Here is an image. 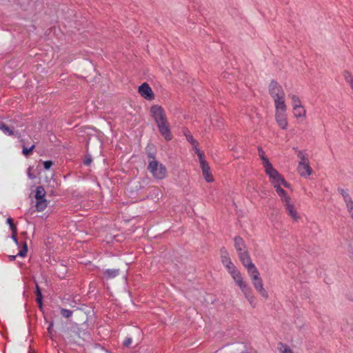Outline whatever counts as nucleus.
Segmentation results:
<instances>
[{
	"instance_id": "obj_1",
	"label": "nucleus",
	"mask_w": 353,
	"mask_h": 353,
	"mask_svg": "<svg viewBox=\"0 0 353 353\" xmlns=\"http://www.w3.org/2000/svg\"><path fill=\"white\" fill-rule=\"evenodd\" d=\"M265 174L268 176L270 182L274 186L279 196H283L286 192L281 187L289 188L290 185L279 174V172L272 165L264 169Z\"/></svg>"
},
{
	"instance_id": "obj_2",
	"label": "nucleus",
	"mask_w": 353,
	"mask_h": 353,
	"mask_svg": "<svg viewBox=\"0 0 353 353\" xmlns=\"http://www.w3.org/2000/svg\"><path fill=\"white\" fill-rule=\"evenodd\" d=\"M150 159L148 161V170L152 176L159 180L165 179L168 176V171L164 165L159 162L154 157L149 155Z\"/></svg>"
},
{
	"instance_id": "obj_3",
	"label": "nucleus",
	"mask_w": 353,
	"mask_h": 353,
	"mask_svg": "<svg viewBox=\"0 0 353 353\" xmlns=\"http://www.w3.org/2000/svg\"><path fill=\"white\" fill-rule=\"evenodd\" d=\"M252 283L256 291L260 296L265 299H268L269 294L268 291L264 288V284L262 278L260 276V273L257 268H254L248 272Z\"/></svg>"
},
{
	"instance_id": "obj_4",
	"label": "nucleus",
	"mask_w": 353,
	"mask_h": 353,
	"mask_svg": "<svg viewBox=\"0 0 353 353\" xmlns=\"http://www.w3.org/2000/svg\"><path fill=\"white\" fill-rule=\"evenodd\" d=\"M287 214L290 216L294 222H298L301 219V216L297 211L294 202L291 197L285 193L283 196H279Z\"/></svg>"
},
{
	"instance_id": "obj_5",
	"label": "nucleus",
	"mask_w": 353,
	"mask_h": 353,
	"mask_svg": "<svg viewBox=\"0 0 353 353\" xmlns=\"http://www.w3.org/2000/svg\"><path fill=\"white\" fill-rule=\"evenodd\" d=\"M297 157L299 159L297 171L303 177H307L312 173V169L310 165L308 155L305 152L299 151Z\"/></svg>"
},
{
	"instance_id": "obj_6",
	"label": "nucleus",
	"mask_w": 353,
	"mask_h": 353,
	"mask_svg": "<svg viewBox=\"0 0 353 353\" xmlns=\"http://www.w3.org/2000/svg\"><path fill=\"white\" fill-rule=\"evenodd\" d=\"M244 295L245 299L249 302L252 307L256 306V297L254 295L252 288L249 286L247 281H243L237 285Z\"/></svg>"
},
{
	"instance_id": "obj_7",
	"label": "nucleus",
	"mask_w": 353,
	"mask_h": 353,
	"mask_svg": "<svg viewBox=\"0 0 353 353\" xmlns=\"http://www.w3.org/2000/svg\"><path fill=\"white\" fill-rule=\"evenodd\" d=\"M224 267L227 269L236 285L245 281L242 274L234 265L232 261H230V263L224 265Z\"/></svg>"
},
{
	"instance_id": "obj_8",
	"label": "nucleus",
	"mask_w": 353,
	"mask_h": 353,
	"mask_svg": "<svg viewBox=\"0 0 353 353\" xmlns=\"http://www.w3.org/2000/svg\"><path fill=\"white\" fill-rule=\"evenodd\" d=\"M224 267L227 269L236 285L245 281L242 274L234 265L232 261H230V263L224 265Z\"/></svg>"
},
{
	"instance_id": "obj_9",
	"label": "nucleus",
	"mask_w": 353,
	"mask_h": 353,
	"mask_svg": "<svg viewBox=\"0 0 353 353\" xmlns=\"http://www.w3.org/2000/svg\"><path fill=\"white\" fill-rule=\"evenodd\" d=\"M269 93L272 98L274 99H279L281 97H285V92L281 87L276 81H271L269 85Z\"/></svg>"
},
{
	"instance_id": "obj_10",
	"label": "nucleus",
	"mask_w": 353,
	"mask_h": 353,
	"mask_svg": "<svg viewBox=\"0 0 353 353\" xmlns=\"http://www.w3.org/2000/svg\"><path fill=\"white\" fill-rule=\"evenodd\" d=\"M150 110L152 115L157 125L167 121L165 111L161 106L157 105H153L151 107Z\"/></svg>"
},
{
	"instance_id": "obj_11",
	"label": "nucleus",
	"mask_w": 353,
	"mask_h": 353,
	"mask_svg": "<svg viewBox=\"0 0 353 353\" xmlns=\"http://www.w3.org/2000/svg\"><path fill=\"white\" fill-rule=\"evenodd\" d=\"M240 261L244 267L247 269V271L249 272L254 268H256L255 265L252 262L250 256L248 252V250L240 252L238 253Z\"/></svg>"
},
{
	"instance_id": "obj_12",
	"label": "nucleus",
	"mask_w": 353,
	"mask_h": 353,
	"mask_svg": "<svg viewBox=\"0 0 353 353\" xmlns=\"http://www.w3.org/2000/svg\"><path fill=\"white\" fill-rule=\"evenodd\" d=\"M138 92L139 94L146 100L152 101L154 99V94L147 83H142L139 87Z\"/></svg>"
},
{
	"instance_id": "obj_13",
	"label": "nucleus",
	"mask_w": 353,
	"mask_h": 353,
	"mask_svg": "<svg viewBox=\"0 0 353 353\" xmlns=\"http://www.w3.org/2000/svg\"><path fill=\"white\" fill-rule=\"evenodd\" d=\"M200 168L202 171V174L205 180L208 183H211L214 181V177L212 174V172L210 171V168L209 166V164L205 161V159H203L201 161H199Z\"/></svg>"
},
{
	"instance_id": "obj_14",
	"label": "nucleus",
	"mask_w": 353,
	"mask_h": 353,
	"mask_svg": "<svg viewBox=\"0 0 353 353\" xmlns=\"http://www.w3.org/2000/svg\"><path fill=\"white\" fill-rule=\"evenodd\" d=\"M275 120L282 130L287 129L288 122L286 112H275Z\"/></svg>"
},
{
	"instance_id": "obj_15",
	"label": "nucleus",
	"mask_w": 353,
	"mask_h": 353,
	"mask_svg": "<svg viewBox=\"0 0 353 353\" xmlns=\"http://www.w3.org/2000/svg\"><path fill=\"white\" fill-rule=\"evenodd\" d=\"M159 132L167 141L172 139V136L169 128L168 121L157 125Z\"/></svg>"
},
{
	"instance_id": "obj_16",
	"label": "nucleus",
	"mask_w": 353,
	"mask_h": 353,
	"mask_svg": "<svg viewBox=\"0 0 353 353\" xmlns=\"http://www.w3.org/2000/svg\"><path fill=\"white\" fill-rule=\"evenodd\" d=\"M275 112H286L285 97L274 99Z\"/></svg>"
},
{
	"instance_id": "obj_17",
	"label": "nucleus",
	"mask_w": 353,
	"mask_h": 353,
	"mask_svg": "<svg viewBox=\"0 0 353 353\" xmlns=\"http://www.w3.org/2000/svg\"><path fill=\"white\" fill-rule=\"evenodd\" d=\"M234 247L238 253L247 250L245 242L242 238L236 236L234 239Z\"/></svg>"
},
{
	"instance_id": "obj_18",
	"label": "nucleus",
	"mask_w": 353,
	"mask_h": 353,
	"mask_svg": "<svg viewBox=\"0 0 353 353\" xmlns=\"http://www.w3.org/2000/svg\"><path fill=\"white\" fill-rule=\"evenodd\" d=\"M293 115L295 118H305L306 115V110L303 105L299 107L292 108Z\"/></svg>"
},
{
	"instance_id": "obj_19",
	"label": "nucleus",
	"mask_w": 353,
	"mask_h": 353,
	"mask_svg": "<svg viewBox=\"0 0 353 353\" xmlns=\"http://www.w3.org/2000/svg\"><path fill=\"white\" fill-rule=\"evenodd\" d=\"M258 154L262 161V165H263L264 169L272 165V163L270 162L269 159L266 157L265 152L262 148L258 149Z\"/></svg>"
},
{
	"instance_id": "obj_20",
	"label": "nucleus",
	"mask_w": 353,
	"mask_h": 353,
	"mask_svg": "<svg viewBox=\"0 0 353 353\" xmlns=\"http://www.w3.org/2000/svg\"><path fill=\"white\" fill-rule=\"evenodd\" d=\"M221 260L222 264L224 265L227 263H230L231 259L229 256L228 250L225 248H222L220 250Z\"/></svg>"
},
{
	"instance_id": "obj_21",
	"label": "nucleus",
	"mask_w": 353,
	"mask_h": 353,
	"mask_svg": "<svg viewBox=\"0 0 353 353\" xmlns=\"http://www.w3.org/2000/svg\"><path fill=\"white\" fill-rule=\"evenodd\" d=\"M119 274V269H108L103 272L104 278L106 279H110L116 277Z\"/></svg>"
},
{
	"instance_id": "obj_22",
	"label": "nucleus",
	"mask_w": 353,
	"mask_h": 353,
	"mask_svg": "<svg viewBox=\"0 0 353 353\" xmlns=\"http://www.w3.org/2000/svg\"><path fill=\"white\" fill-rule=\"evenodd\" d=\"M36 209L38 212L43 211L48 206V202L46 199H36Z\"/></svg>"
},
{
	"instance_id": "obj_23",
	"label": "nucleus",
	"mask_w": 353,
	"mask_h": 353,
	"mask_svg": "<svg viewBox=\"0 0 353 353\" xmlns=\"http://www.w3.org/2000/svg\"><path fill=\"white\" fill-rule=\"evenodd\" d=\"M289 98L291 100L292 108L303 105L300 98L296 94H290Z\"/></svg>"
},
{
	"instance_id": "obj_24",
	"label": "nucleus",
	"mask_w": 353,
	"mask_h": 353,
	"mask_svg": "<svg viewBox=\"0 0 353 353\" xmlns=\"http://www.w3.org/2000/svg\"><path fill=\"white\" fill-rule=\"evenodd\" d=\"M339 192L342 195V196H343V198L344 199V201H345V203L346 204V206L350 205V203H353V201H352L351 196H350V194H348L347 190H345L343 189H341L339 190Z\"/></svg>"
},
{
	"instance_id": "obj_25",
	"label": "nucleus",
	"mask_w": 353,
	"mask_h": 353,
	"mask_svg": "<svg viewBox=\"0 0 353 353\" xmlns=\"http://www.w3.org/2000/svg\"><path fill=\"white\" fill-rule=\"evenodd\" d=\"M45 195H46V190H45L44 188L42 186H38L36 188V191H35V199H45L44 198Z\"/></svg>"
},
{
	"instance_id": "obj_26",
	"label": "nucleus",
	"mask_w": 353,
	"mask_h": 353,
	"mask_svg": "<svg viewBox=\"0 0 353 353\" xmlns=\"http://www.w3.org/2000/svg\"><path fill=\"white\" fill-rule=\"evenodd\" d=\"M192 146H193V150H194V152L197 154L199 161H201L205 159V154H204L203 152L201 151L198 148V143H195L194 145H192Z\"/></svg>"
},
{
	"instance_id": "obj_27",
	"label": "nucleus",
	"mask_w": 353,
	"mask_h": 353,
	"mask_svg": "<svg viewBox=\"0 0 353 353\" xmlns=\"http://www.w3.org/2000/svg\"><path fill=\"white\" fill-rule=\"evenodd\" d=\"M36 296H37L36 301L39 304V307L41 308L42 307L43 296H42L41 290H40L39 287L38 286V285H36Z\"/></svg>"
},
{
	"instance_id": "obj_28",
	"label": "nucleus",
	"mask_w": 353,
	"mask_h": 353,
	"mask_svg": "<svg viewBox=\"0 0 353 353\" xmlns=\"http://www.w3.org/2000/svg\"><path fill=\"white\" fill-rule=\"evenodd\" d=\"M278 349L280 353H294L289 346L282 343L279 344Z\"/></svg>"
},
{
	"instance_id": "obj_29",
	"label": "nucleus",
	"mask_w": 353,
	"mask_h": 353,
	"mask_svg": "<svg viewBox=\"0 0 353 353\" xmlns=\"http://www.w3.org/2000/svg\"><path fill=\"white\" fill-rule=\"evenodd\" d=\"M0 130L8 135H12L14 134L13 131L2 122H0Z\"/></svg>"
},
{
	"instance_id": "obj_30",
	"label": "nucleus",
	"mask_w": 353,
	"mask_h": 353,
	"mask_svg": "<svg viewBox=\"0 0 353 353\" xmlns=\"http://www.w3.org/2000/svg\"><path fill=\"white\" fill-rule=\"evenodd\" d=\"M27 252H28V245H27V243L26 242H24L21 250H19L17 255L19 256L23 257L26 255Z\"/></svg>"
},
{
	"instance_id": "obj_31",
	"label": "nucleus",
	"mask_w": 353,
	"mask_h": 353,
	"mask_svg": "<svg viewBox=\"0 0 353 353\" xmlns=\"http://www.w3.org/2000/svg\"><path fill=\"white\" fill-rule=\"evenodd\" d=\"M61 313L65 318H69L72 314V312L71 310H67V309H63V308L61 309Z\"/></svg>"
},
{
	"instance_id": "obj_32",
	"label": "nucleus",
	"mask_w": 353,
	"mask_h": 353,
	"mask_svg": "<svg viewBox=\"0 0 353 353\" xmlns=\"http://www.w3.org/2000/svg\"><path fill=\"white\" fill-rule=\"evenodd\" d=\"M35 148V145H32L30 148H23V154L25 155V156H28L31 152L32 151L34 150V148Z\"/></svg>"
},
{
	"instance_id": "obj_33",
	"label": "nucleus",
	"mask_w": 353,
	"mask_h": 353,
	"mask_svg": "<svg viewBox=\"0 0 353 353\" xmlns=\"http://www.w3.org/2000/svg\"><path fill=\"white\" fill-rule=\"evenodd\" d=\"M350 216L353 220V203L346 206Z\"/></svg>"
},
{
	"instance_id": "obj_34",
	"label": "nucleus",
	"mask_w": 353,
	"mask_h": 353,
	"mask_svg": "<svg viewBox=\"0 0 353 353\" xmlns=\"http://www.w3.org/2000/svg\"><path fill=\"white\" fill-rule=\"evenodd\" d=\"M53 163L51 161H46L43 162V167L46 170H49L52 165Z\"/></svg>"
},
{
	"instance_id": "obj_35",
	"label": "nucleus",
	"mask_w": 353,
	"mask_h": 353,
	"mask_svg": "<svg viewBox=\"0 0 353 353\" xmlns=\"http://www.w3.org/2000/svg\"><path fill=\"white\" fill-rule=\"evenodd\" d=\"M187 140L192 144L194 145L197 142L194 139L192 135H186Z\"/></svg>"
},
{
	"instance_id": "obj_36",
	"label": "nucleus",
	"mask_w": 353,
	"mask_h": 353,
	"mask_svg": "<svg viewBox=\"0 0 353 353\" xmlns=\"http://www.w3.org/2000/svg\"><path fill=\"white\" fill-rule=\"evenodd\" d=\"M132 343V339L127 338L123 341V345L126 347H128Z\"/></svg>"
},
{
	"instance_id": "obj_37",
	"label": "nucleus",
	"mask_w": 353,
	"mask_h": 353,
	"mask_svg": "<svg viewBox=\"0 0 353 353\" xmlns=\"http://www.w3.org/2000/svg\"><path fill=\"white\" fill-rule=\"evenodd\" d=\"M10 228L12 231V234L13 233H17V227L14 224H11V225H10Z\"/></svg>"
},
{
	"instance_id": "obj_38",
	"label": "nucleus",
	"mask_w": 353,
	"mask_h": 353,
	"mask_svg": "<svg viewBox=\"0 0 353 353\" xmlns=\"http://www.w3.org/2000/svg\"><path fill=\"white\" fill-rule=\"evenodd\" d=\"M12 238L13 241H14V243L17 245H18L19 243H18V240H17V233L12 234Z\"/></svg>"
},
{
	"instance_id": "obj_39",
	"label": "nucleus",
	"mask_w": 353,
	"mask_h": 353,
	"mask_svg": "<svg viewBox=\"0 0 353 353\" xmlns=\"http://www.w3.org/2000/svg\"><path fill=\"white\" fill-rule=\"evenodd\" d=\"M28 176L30 179H33L35 178V176L30 172V168L28 169Z\"/></svg>"
},
{
	"instance_id": "obj_40",
	"label": "nucleus",
	"mask_w": 353,
	"mask_h": 353,
	"mask_svg": "<svg viewBox=\"0 0 353 353\" xmlns=\"http://www.w3.org/2000/svg\"><path fill=\"white\" fill-rule=\"evenodd\" d=\"M91 161H92V160H91V159H90V158H87V159H85V161H84V163H85V165H90V164Z\"/></svg>"
},
{
	"instance_id": "obj_41",
	"label": "nucleus",
	"mask_w": 353,
	"mask_h": 353,
	"mask_svg": "<svg viewBox=\"0 0 353 353\" xmlns=\"http://www.w3.org/2000/svg\"><path fill=\"white\" fill-rule=\"evenodd\" d=\"M7 223L9 224V225H11V224H14L13 223V220L12 218H8L7 219Z\"/></svg>"
},
{
	"instance_id": "obj_42",
	"label": "nucleus",
	"mask_w": 353,
	"mask_h": 353,
	"mask_svg": "<svg viewBox=\"0 0 353 353\" xmlns=\"http://www.w3.org/2000/svg\"><path fill=\"white\" fill-rule=\"evenodd\" d=\"M10 257L11 260H14L16 258V256H10Z\"/></svg>"
},
{
	"instance_id": "obj_43",
	"label": "nucleus",
	"mask_w": 353,
	"mask_h": 353,
	"mask_svg": "<svg viewBox=\"0 0 353 353\" xmlns=\"http://www.w3.org/2000/svg\"><path fill=\"white\" fill-rule=\"evenodd\" d=\"M251 118H252V119H253V120H254V119H255V118L254 117V116H251ZM254 121V122H255V121Z\"/></svg>"
}]
</instances>
